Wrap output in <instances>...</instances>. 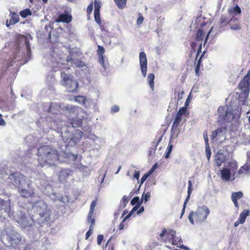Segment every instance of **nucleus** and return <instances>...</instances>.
I'll return each mask as SVG.
<instances>
[{
  "mask_svg": "<svg viewBox=\"0 0 250 250\" xmlns=\"http://www.w3.org/2000/svg\"><path fill=\"white\" fill-rule=\"evenodd\" d=\"M38 166L41 167H52L59 159L56 149L48 146H41L38 150Z\"/></svg>",
  "mask_w": 250,
  "mask_h": 250,
  "instance_id": "5",
  "label": "nucleus"
},
{
  "mask_svg": "<svg viewBox=\"0 0 250 250\" xmlns=\"http://www.w3.org/2000/svg\"><path fill=\"white\" fill-rule=\"evenodd\" d=\"M173 149V145L171 144V142L169 141L168 147L167 149V151L165 154V158L167 159L169 157L170 154Z\"/></svg>",
  "mask_w": 250,
  "mask_h": 250,
  "instance_id": "33",
  "label": "nucleus"
},
{
  "mask_svg": "<svg viewBox=\"0 0 250 250\" xmlns=\"http://www.w3.org/2000/svg\"><path fill=\"white\" fill-rule=\"evenodd\" d=\"M67 157L69 158V159H72V160H76L77 158L78 155L77 154H74L72 153H69L67 155Z\"/></svg>",
  "mask_w": 250,
  "mask_h": 250,
  "instance_id": "48",
  "label": "nucleus"
},
{
  "mask_svg": "<svg viewBox=\"0 0 250 250\" xmlns=\"http://www.w3.org/2000/svg\"><path fill=\"white\" fill-rule=\"evenodd\" d=\"M2 242L7 246H14L18 245L21 241L20 235L14 230L9 228L5 229L1 235Z\"/></svg>",
  "mask_w": 250,
  "mask_h": 250,
  "instance_id": "6",
  "label": "nucleus"
},
{
  "mask_svg": "<svg viewBox=\"0 0 250 250\" xmlns=\"http://www.w3.org/2000/svg\"><path fill=\"white\" fill-rule=\"evenodd\" d=\"M155 78L154 75L152 73L149 74L147 77V80L149 86L152 90L154 89V80Z\"/></svg>",
  "mask_w": 250,
  "mask_h": 250,
  "instance_id": "27",
  "label": "nucleus"
},
{
  "mask_svg": "<svg viewBox=\"0 0 250 250\" xmlns=\"http://www.w3.org/2000/svg\"><path fill=\"white\" fill-rule=\"evenodd\" d=\"M72 64L77 67H83L84 66V63L79 60H74L73 61Z\"/></svg>",
  "mask_w": 250,
  "mask_h": 250,
  "instance_id": "36",
  "label": "nucleus"
},
{
  "mask_svg": "<svg viewBox=\"0 0 250 250\" xmlns=\"http://www.w3.org/2000/svg\"><path fill=\"white\" fill-rule=\"evenodd\" d=\"M10 23L11 24H15L16 23L18 22L19 21V17L18 15L14 13L12 14V16L9 20Z\"/></svg>",
  "mask_w": 250,
  "mask_h": 250,
  "instance_id": "30",
  "label": "nucleus"
},
{
  "mask_svg": "<svg viewBox=\"0 0 250 250\" xmlns=\"http://www.w3.org/2000/svg\"><path fill=\"white\" fill-rule=\"evenodd\" d=\"M96 204H97L96 200H95L91 202V205H90V210H89V211H90V213H93L94 211V208H95V206H96Z\"/></svg>",
  "mask_w": 250,
  "mask_h": 250,
  "instance_id": "44",
  "label": "nucleus"
},
{
  "mask_svg": "<svg viewBox=\"0 0 250 250\" xmlns=\"http://www.w3.org/2000/svg\"><path fill=\"white\" fill-rule=\"evenodd\" d=\"M243 196V193L241 191H238L236 192H232L231 194V198L232 201L234 204V206L236 208H238V203L237 202V200L242 198Z\"/></svg>",
  "mask_w": 250,
  "mask_h": 250,
  "instance_id": "19",
  "label": "nucleus"
},
{
  "mask_svg": "<svg viewBox=\"0 0 250 250\" xmlns=\"http://www.w3.org/2000/svg\"><path fill=\"white\" fill-rule=\"evenodd\" d=\"M215 161L217 165L219 167L225 161V157L223 154L217 153L215 156Z\"/></svg>",
  "mask_w": 250,
  "mask_h": 250,
  "instance_id": "25",
  "label": "nucleus"
},
{
  "mask_svg": "<svg viewBox=\"0 0 250 250\" xmlns=\"http://www.w3.org/2000/svg\"><path fill=\"white\" fill-rule=\"evenodd\" d=\"M163 136H161L160 137V138L158 140H154L152 143L151 146L150 147L149 150V155L150 156H151L155 153V151L156 149V147L158 145V144L161 142L162 141Z\"/></svg>",
  "mask_w": 250,
  "mask_h": 250,
  "instance_id": "22",
  "label": "nucleus"
},
{
  "mask_svg": "<svg viewBox=\"0 0 250 250\" xmlns=\"http://www.w3.org/2000/svg\"><path fill=\"white\" fill-rule=\"evenodd\" d=\"M130 197H127L126 195H124L122 200L121 201L120 209H123L125 207L127 203H128Z\"/></svg>",
  "mask_w": 250,
  "mask_h": 250,
  "instance_id": "28",
  "label": "nucleus"
},
{
  "mask_svg": "<svg viewBox=\"0 0 250 250\" xmlns=\"http://www.w3.org/2000/svg\"><path fill=\"white\" fill-rule=\"evenodd\" d=\"M143 195H144V198L143 200V201H144L145 203H146L148 201L150 197V192H147L146 193H144Z\"/></svg>",
  "mask_w": 250,
  "mask_h": 250,
  "instance_id": "43",
  "label": "nucleus"
},
{
  "mask_svg": "<svg viewBox=\"0 0 250 250\" xmlns=\"http://www.w3.org/2000/svg\"><path fill=\"white\" fill-rule=\"evenodd\" d=\"M92 230H93V229L91 226L90 227L89 230L86 232V233L85 234V239H87L89 238V237L91 235V234L92 233Z\"/></svg>",
  "mask_w": 250,
  "mask_h": 250,
  "instance_id": "51",
  "label": "nucleus"
},
{
  "mask_svg": "<svg viewBox=\"0 0 250 250\" xmlns=\"http://www.w3.org/2000/svg\"><path fill=\"white\" fill-rule=\"evenodd\" d=\"M158 164L157 163H155L153 165L152 167L149 170V171L147 172L148 173H150V175L155 170V169L157 167Z\"/></svg>",
  "mask_w": 250,
  "mask_h": 250,
  "instance_id": "57",
  "label": "nucleus"
},
{
  "mask_svg": "<svg viewBox=\"0 0 250 250\" xmlns=\"http://www.w3.org/2000/svg\"><path fill=\"white\" fill-rule=\"evenodd\" d=\"M120 108L117 105H114L112 107L111 111L112 113L117 112L119 111Z\"/></svg>",
  "mask_w": 250,
  "mask_h": 250,
  "instance_id": "55",
  "label": "nucleus"
},
{
  "mask_svg": "<svg viewBox=\"0 0 250 250\" xmlns=\"http://www.w3.org/2000/svg\"><path fill=\"white\" fill-rule=\"evenodd\" d=\"M94 18L96 22L100 25L101 23V21L100 19V12H94Z\"/></svg>",
  "mask_w": 250,
  "mask_h": 250,
  "instance_id": "40",
  "label": "nucleus"
},
{
  "mask_svg": "<svg viewBox=\"0 0 250 250\" xmlns=\"http://www.w3.org/2000/svg\"><path fill=\"white\" fill-rule=\"evenodd\" d=\"M187 111V107L183 106L179 109L177 114L182 117V115L186 114Z\"/></svg>",
  "mask_w": 250,
  "mask_h": 250,
  "instance_id": "38",
  "label": "nucleus"
},
{
  "mask_svg": "<svg viewBox=\"0 0 250 250\" xmlns=\"http://www.w3.org/2000/svg\"><path fill=\"white\" fill-rule=\"evenodd\" d=\"M6 216L13 218L23 228H26L31 224L27 220L24 209L15 212L12 210L10 200L5 201L0 198V218H4Z\"/></svg>",
  "mask_w": 250,
  "mask_h": 250,
  "instance_id": "4",
  "label": "nucleus"
},
{
  "mask_svg": "<svg viewBox=\"0 0 250 250\" xmlns=\"http://www.w3.org/2000/svg\"><path fill=\"white\" fill-rule=\"evenodd\" d=\"M70 175V170L68 169L61 170L58 176L59 181L62 183H64L67 180V178Z\"/></svg>",
  "mask_w": 250,
  "mask_h": 250,
  "instance_id": "18",
  "label": "nucleus"
},
{
  "mask_svg": "<svg viewBox=\"0 0 250 250\" xmlns=\"http://www.w3.org/2000/svg\"><path fill=\"white\" fill-rule=\"evenodd\" d=\"M168 231L167 230L165 229H164L162 232L159 234V237L161 238V239L163 240H165L164 239V236L167 235V232Z\"/></svg>",
  "mask_w": 250,
  "mask_h": 250,
  "instance_id": "49",
  "label": "nucleus"
},
{
  "mask_svg": "<svg viewBox=\"0 0 250 250\" xmlns=\"http://www.w3.org/2000/svg\"><path fill=\"white\" fill-rule=\"evenodd\" d=\"M31 208L28 210L31 218V220L27 219L31 223L29 226L32 224L33 221H36L38 224L42 226L49 219L51 213L50 209L44 202L42 200L31 203Z\"/></svg>",
  "mask_w": 250,
  "mask_h": 250,
  "instance_id": "3",
  "label": "nucleus"
},
{
  "mask_svg": "<svg viewBox=\"0 0 250 250\" xmlns=\"http://www.w3.org/2000/svg\"><path fill=\"white\" fill-rule=\"evenodd\" d=\"M61 77L62 79V84L65 87L68 91L73 92L77 90L78 83L72 76L62 72Z\"/></svg>",
  "mask_w": 250,
  "mask_h": 250,
  "instance_id": "10",
  "label": "nucleus"
},
{
  "mask_svg": "<svg viewBox=\"0 0 250 250\" xmlns=\"http://www.w3.org/2000/svg\"><path fill=\"white\" fill-rule=\"evenodd\" d=\"M92 215L93 213H90V211H89L87 217V222L91 223V225H93L95 223V219L92 218Z\"/></svg>",
  "mask_w": 250,
  "mask_h": 250,
  "instance_id": "42",
  "label": "nucleus"
},
{
  "mask_svg": "<svg viewBox=\"0 0 250 250\" xmlns=\"http://www.w3.org/2000/svg\"><path fill=\"white\" fill-rule=\"evenodd\" d=\"M179 133V131L177 132L175 128H173V126H172V129L170 132V139L169 141H170L171 142V140L172 139H174L178 137Z\"/></svg>",
  "mask_w": 250,
  "mask_h": 250,
  "instance_id": "32",
  "label": "nucleus"
},
{
  "mask_svg": "<svg viewBox=\"0 0 250 250\" xmlns=\"http://www.w3.org/2000/svg\"><path fill=\"white\" fill-rule=\"evenodd\" d=\"M93 3H91L88 6H87V12L88 13V14H90L92 10H93Z\"/></svg>",
  "mask_w": 250,
  "mask_h": 250,
  "instance_id": "58",
  "label": "nucleus"
},
{
  "mask_svg": "<svg viewBox=\"0 0 250 250\" xmlns=\"http://www.w3.org/2000/svg\"><path fill=\"white\" fill-rule=\"evenodd\" d=\"M144 20V18L142 16L139 17L137 20V23L138 24H141L143 22V21Z\"/></svg>",
  "mask_w": 250,
  "mask_h": 250,
  "instance_id": "64",
  "label": "nucleus"
},
{
  "mask_svg": "<svg viewBox=\"0 0 250 250\" xmlns=\"http://www.w3.org/2000/svg\"><path fill=\"white\" fill-rule=\"evenodd\" d=\"M114 1L119 8L122 9L126 5V0H114Z\"/></svg>",
  "mask_w": 250,
  "mask_h": 250,
  "instance_id": "31",
  "label": "nucleus"
},
{
  "mask_svg": "<svg viewBox=\"0 0 250 250\" xmlns=\"http://www.w3.org/2000/svg\"><path fill=\"white\" fill-rule=\"evenodd\" d=\"M184 94V91L182 90L181 92L178 91V95H177V100L178 101H180L182 99L183 95Z\"/></svg>",
  "mask_w": 250,
  "mask_h": 250,
  "instance_id": "53",
  "label": "nucleus"
},
{
  "mask_svg": "<svg viewBox=\"0 0 250 250\" xmlns=\"http://www.w3.org/2000/svg\"><path fill=\"white\" fill-rule=\"evenodd\" d=\"M181 116L176 114L172 124L173 128L177 127L181 122Z\"/></svg>",
  "mask_w": 250,
  "mask_h": 250,
  "instance_id": "29",
  "label": "nucleus"
},
{
  "mask_svg": "<svg viewBox=\"0 0 250 250\" xmlns=\"http://www.w3.org/2000/svg\"><path fill=\"white\" fill-rule=\"evenodd\" d=\"M250 211L249 210H244L239 215L238 218L239 222L241 224H244L247 217L250 215Z\"/></svg>",
  "mask_w": 250,
  "mask_h": 250,
  "instance_id": "23",
  "label": "nucleus"
},
{
  "mask_svg": "<svg viewBox=\"0 0 250 250\" xmlns=\"http://www.w3.org/2000/svg\"><path fill=\"white\" fill-rule=\"evenodd\" d=\"M219 120L221 121L229 122L234 118L232 112L229 108L219 107L218 109Z\"/></svg>",
  "mask_w": 250,
  "mask_h": 250,
  "instance_id": "12",
  "label": "nucleus"
},
{
  "mask_svg": "<svg viewBox=\"0 0 250 250\" xmlns=\"http://www.w3.org/2000/svg\"><path fill=\"white\" fill-rule=\"evenodd\" d=\"M213 29V27H212L210 28V29L209 30V31H208V33L207 34V36H206V38H205V41H204V43H205H205H206V42H207V40H208V37H209V36L210 34L211 33V32L212 31Z\"/></svg>",
  "mask_w": 250,
  "mask_h": 250,
  "instance_id": "63",
  "label": "nucleus"
},
{
  "mask_svg": "<svg viewBox=\"0 0 250 250\" xmlns=\"http://www.w3.org/2000/svg\"><path fill=\"white\" fill-rule=\"evenodd\" d=\"M205 149L206 152V155L208 159L209 160L211 156V151L209 148V146H205Z\"/></svg>",
  "mask_w": 250,
  "mask_h": 250,
  "instance_id": "47",
  "label": "nucleus"
},
{
  "mask_svg": "<svg viewBox=\"0 0 250 250\" xmlns=\"http://www.w3.org/2000/svg\"><path fill=\"white\" fill-rule=\"evenodd\" d=\"M8 180V183L17 187L18 189L21 187H25L26 183L30 180L24 175L19 172L10 174Z\"/></svg>",
  "mask_w": 250,
  "mask_h": 250,
  "instance_id": "8",
  "label": "nucleus"
},
{
  "mask_svg": "<svg viewBox=\"0 0 250 250\" xmlns=\"http://www.w3.org/2000/svg\"><path fill=\"white\" fill-rule=\"evenodd\" d=\"M250 74H248L245 75L239 84V87L241 90L242 92L248 95L250 92Z\"/></svg>",
  "mask_w": 250,
  "mask_h": 250,
  "instance_id": "15",
  "label": "nucleus"
},
{
  "mask_svg": "<svg viewBox=\"0 0 250 250\" xmlns=\"http://www.w3.org/2000/svg\"><path fill=\"white\" fill-rule=\"evenodd\" d=\"M77 107L80 109L77 113H66L68 117V120L70 125L67 126H64L60 128L61 136L64 141L65 148L67 146H76L83 137V132L80 130L75 128L76 127H80L83 122L82 119L76 117L78 113L82 110V108Z\"/></svg>",
  "mask_w": 250,
  "mask_h": 250,
  "instance_id": "1",
  "label": "nucleus"
},
{
  "mask_svg": "<svg viewBox=\"0 0 250 250\" xmlns=\"http://www.w3.org/2000/svg\"><path fill=\"white\" fill-rule=\"evenodd\" d=\"M72 19L71 15L67 11L64 13L60 14L57 20V22H63L65 23H69Z\"/></svg>",
  "mask_w": 250,
  "mask_h": 250,
  "instance_id": "17",
  "label": "nucleus"
},
{
  "mask_svg": "<svg viewBox=\"0 0 250 250\" xmlns=\"http://www.w3.org/2000/svg\"><path fill=\"white\" fill-rule=\"evenodd\" d=\"M19 40L21 42H23L25 44L27 55L29 56L31 52V48L29 45V42L27 38L23 35H20L19 37Z\"/></svg>",
  "mask_w": 250,
  "mask_h": 250,
  "instance_id": "21",
  "label": "nucleus"
},
{
  "mask_svg": "<svg viewBox=\"0 0 250 250\" xmlns=\"http://www.w3.org/2000/svg\"><path fill=\"white\" fill-rule=\"evenodd\" d=\"M210 213V210L209 208L206 205L199 206L195 212L191 211L189 213L188 218L189 222L192 224H194V221L193 219V216L195 220L198 222H203L205 221L207 218L208 215Z\"/></svg>",
  "mask_w": 250,
  "mask_h": 250,
  "instance_id": "7",
  "label": "nucleus"
},
{
  "mask_svg": "<svg viewBox=\"0 0 250 250\" xmlns=\"http://www.w3.org/2000/svg\"><path fill=\"white\" fill-rule=\"evenodd\" d=\"M203 136H204L205 142V144H206L205 146H207L208 147V146H209V144H208V137L207 133L204 132L203 133Z\"/></svg>",
  "mask_w": 250,
  "mask_h": 250,
  "instance_id": "50",
  "label": "nucleus"
},
{
  "mask_svg": "<svg viewBox=\"0 0 250 250\" xmlns=\"http://www.w3.org/2000/svg\"><path fill=\"white\" fill-rule=\"evenodd\" d=\"M94 12H100V9L101 7V2L100 1H98L97 0H95L94 1Z\"/></svg>",
  "mask_w": 250,
  "mask_h": 250,
  "instance_id": "37",
  "label": "nucleus"
},
{
  "mask_svg": "<svg viewBox=\"0 0 250 250\" xmlns=\"http://www.w3.org/2000/svg\"><path fill=\"white\" fill-rule=\"evenodd\" d=\"M32 181L29 180L26 183L25 187H21L18 189V191L21 197L26 198L34 197L35 190L32 187Z\"/></svg>",
  "mask_w": 250,
  "mask_h": 250,
  "instance_id": "13",
  "label": "nucleus"
},
{
  "mask_svg": "<svg viewBox=\"0 0 250 250\" xmlns=\"http://www.w3.org/2000/svg\"><path fill=\"white\" fill-rule=\"evenodd\" d=\"M220 22L221 24L224 23L228 21V18L226 16H222L220 19Z\"/></svg>",
  "mask_w": 250,
  "mask_h": 250,
  "instance_id": "56",
  "label": "nucleus"
},
{
  "mask_svg": "<svg viewBox=\"0 0 250 250\" xmlns=\"http://www.w3.org/2000/svg\"><path fill=\"white\" fill-rule=\"evenodd\" d=\"M31 14L32 13L29 9H26L20 12V15L23 18H26Z\"/></svg>",
  "mask_w": 250,
  "mask_h": 250,
  "instance_id": "35",
  "label": "nucleus"
},
{
  "mask_svg": "<svg viewBox=\"0 0 250 250\" xmlns=\"http://www.w3.org/2000/svg\"><path fill=\"white\" fill-rule=\"evenodd\" d=\"M204 37V32L202 29H199L198 30L196 34V40L197 41H201L203 40Z\"/></svg>",
  "mask_w": 250,
  "mask_h": 250,
  "instance_id": "34",
  "label": "nucleus"
},
{
  "mask_svg": "<svg viewBox=\"0 0 250 250\" xmlns=\"http://www.w3.org/2000/svg\"><path fill=\"white\" fill-rule=\"evenodd\" d=\"M104 239V236L103 235L99 234L97 236V244L99 245L101 244L102 241Z\"/></svg>",
  "mask_w": 250,
  "mask_h": 250,
  "instance_id": "52",
  "label": "nucleus"
},
{
  "mask_svg": "<svg viewBox=\"0 0 250 250\" xmlns=\"http://www.w3.org/2000/svg\"><path fill=\"white\" fill-rule=\"evenodd\" d=\"M60 110H65V114H66L67 112L69 113L72 112L74 114L77 113L80 109L78 108L76 106L72 105L64 106L63 104L60 103H52L49 106L48 111L52 114H56Z\"/></svg>",
  "mask_w": 250,
  "mask_h": 250,
  "instance_id": "9",
  "label": "nucleus"
},
{
  "mask_svg": "<svg viewBox=\"0 0 250 250\" xmlns=\"http://www.w3.org/2000/svg\"><path fill=\"white\" fill-rule=\"evenodd\" d=\"M150 175V173H146L144 174L142 177L141 178L140 181V185L137 189V191H139L141 187V186L144 183V182L146 180L147 178Z\"/></svg>",
  "mask_w": 250,
  "mask_h": 250,
  "instance_id": "39",
  "label": "nucleus"
},
{
  "mask_svg": "<svg viewBox=\"0 0 250 250\" xmlns=\"http://www.w3.org/2000/svg\"><path fill=\"white\" fill-rule=\"evenodd\" d=\"M227 129L226 127H221L212 132L211 138L213 140L218 142H222L226 138V134Z\"/></svg>",
  "mask_w": 250,
  "mask_h": 250,
  "instance_id": "14",
  "label": "nucleus"
},
{
  "mask_svg": "<svg viewBox=\"0 0 250 250\" xmlns=\"http://www.w3.org/2000/svg\"><path fill=\"white\" fill-rule=\"evenodd\" d=\"M234 12L236 14H240L241 13V8L237 5L234 8Z\"/></svg>",
  "mask_w": 250,
  "mask_h": 250,
  "instance_id": "62",
  "label": "nucleus"
},
{
  "mask_svg": "<svg viewBox=\"0 0 250 250\" xmlns=\"http://www.w3.org/2000/svg\"><path fill=\"white\" fill-rule=\"evenodd\" d=\"M139 62L141 72L144 77H146L147 72V59L144 52H141L139 55Z\"/></svg>",
  "mask_w": 250,
  "mask_h": 250,
  "instance_id": "16",
  "label": "nucleus"
},
{
  "mask_svg": "<svg viewBox=\"0 0 250 250\" xmlns=\"http://www.w3.org/2000/svg\"><path fill=\"white\" fill-rule=\"evenodd\" d=\"M135 211H133V210L132 209V210L130 211V212L127 214V215L125 217V218L123 219V222H125V220H126L128 218H129L133 213H134Z\"/></svg>",
  "mask_w": 250,
  "mask_h": 250,
  "instance_id": "60",
  "label": "nucleus"
},
{
  "mask_svg": "<svg viewBox=\"0 0 250 250\" xmlns=\"http://www.w3.org/2000/svg\"><path fill=\"white\" fill-rule=\"evenodd\" d=\"M250 173V165L245 164L238 171L239 174H249Z\"/></svg>",
  "mask_w": 250,
  "mask_h": 250,
  "instance_id": "26",
  "label": "nucleus"
},
{
  "mask_svg": "<svg viewBox=\"0 0 250 250\" xmlns=\"http://www.w3.org/2000/svg\"><path fill=\"white\" fill-rule=\"evenodd\" d=\"M230 29L232 30H239L240 29V27L238 24H234L231 26Z\"/></svg>",
  "mask_w": 250,
  "mask_h": 250,
  "instance_id": "61",
  "label": "nucleus"
},
{
  "mask_svg": "<svg viewBox=\"0 0 250 250\" xmlns=\"http://www.w3.org/2000/svg\"><path fill=\"white\" fill-rule=\"evenodd\" d=\"M140 202V198L138 196L134 197L131 201L130 203L131 205L134 206L135 204H137Z\"/></svg>",
  "mask_w": 250,
  "mask_h": 250,
  "instance_id": "45",
  "label": "nucleus"
},
{
  "mask_svg": "<svg viewBox=\"0 0 250 250\" xmlns=\"http://www.w3.org/2000/svg\"><path fill=\"white\" fill-rule=\"evenodd\" d=\"M75 101L81 104H84L85 99L83 96H78L76 97Z\"/></svg>",
  "mask_w": 250,
  "mask_h": 250,
  "instance_id": "41",
  "label": "nucleus"
},
{
  "mask_svg": "<svg viewBox=\"0 0 250 250\" xmlns=\"http://www.w3.org/2000/svg\"><path fill=\"white\" fill-rule=\"evenodd\" d=\"M230 170L228 168H224L221 171V177L223 180L228 181L230 179Z\"/></svg>",
  "mask_w": 250,
  "mask_h": 250,
  "instance_id": "24",
  "label": "nucleus"
},
{
  "mask_svg": "<svg viewBox=\"0 0 250 250\" xmlns=\"http://www.w3.org/2000/svg\"><path fill=\"white\" fill-rule=\"evenodd\" d=\"M192 191V183L191 181H189L188 182V193L189 195H190Z\"/></svg>",
  "mask_w": 250,
  "mask_h": 250,
  "instance_id": "54",
  "label": "nucleus"
},
{
  "mask_svg": "<svg viewBox=\"0 0 250 250\" xmlns=\"http://www.w3.org/2000/svg\"><path fill=\"white\" fill-rule=\"evenodd\" d=\"M98 47L97 53L99 56V62L102 65V66L104 68H105L106 66L104 63V56L103 55L104 53L105 49L103 46L100 45H99Z\"/></svg>",
  "mask_w": 250,
  "mask_h": 250,
  "instance_id": "20",
  "label": "nucleus"
},
{
  "mask_svg": "<svg viewBox=\"0 0 250 250\" xmlns=\"http://www.w3.org/2000/svg\"><path fill=\"white\" fill-rule=\"evenodd\" d=\"M135 211H133V210L132 209V210L130 211V212L127 214V215L125 217V218L123 219V222H125V220H126L128 218H129L133 213H134Z\"/></svg>",
  "mask_w": 250,
  "mask_h": 250,
  "instance_id": "59",
  "label": "nucleus"
},
{
  "mask_svg": "<svg viewBox=\"0 0 250 250\" xmlns=\"http://www.w3.org/2000/svg\"><path fill=\"white\" fill-rule=\"evenodd\" d=\"M166 237L167 238L165 239L164 242H169L172 244L176 245L178 247L184 250H188L189 249L185 246L181 245L182 240L181 237H177V240L174 239L176 238V231L174 230L169 229L167 232Z\"/></svg>",
  "mask_w": 250,
  "mask_h": 250,
  "instance_id": "11",
  "label": "nucleus"
},
{
  "mask_svg": "<svg viewBox=\"0 0 250 250\" xmlns=\"http://www.w3.org/2000/svg\"><path fill=\"white\" fill-rule=\"evenodd\" d=\"M31 208L28 210L31 218V220L27 219L31 223L29 226L32 224L33 221H36L38 224L42 226L49 219L51 213L50 209L44 202L42 200L31 203Z\"/></svg>",
  "mask_w": 250,
  "mask_h": 250,
  "instance_id": "2",
  "label": "nucleus"
},
{
  "mask_svg": "<svg viewBox=\"0 0 250 250\" xmlns=\"http://www.w3.org/2000/svg\"><path fill=\"white\" fill-rule=\"evenodd\" d=\"M143 198H144V195H142L141 199L140 200V202L138 203L135 207H134L132 208L133 211H136L138 209L140 208V206L143 202Z\"/></svg>",
  "mask_w": 250,
  "mask_h": 250,
  "instance_id": "46",
  "label": "nucleus"
}]
</instances>
